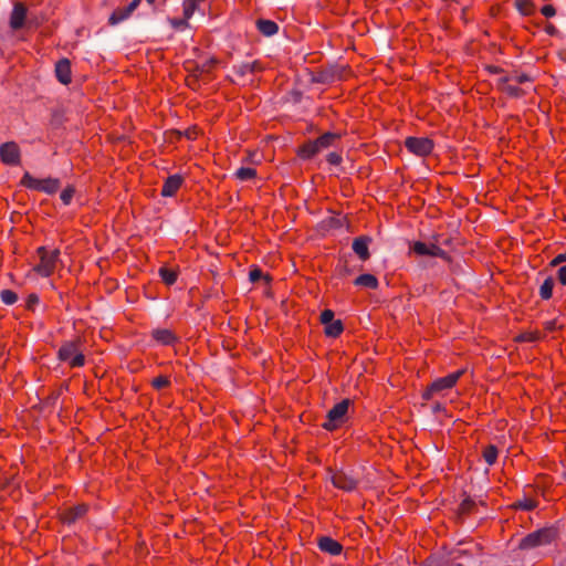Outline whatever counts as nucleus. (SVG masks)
Segmentation results:
<instances>
[{"label":"nucleus","mask_w":566,"mask_h":566,"mask_svg":"<svg viewBox=\"0 0 566 566\" xmlns=\"http://www.w3.org/2000/svg\"><path fill=\"white\" fill-rule=\"evenodd\" d=\"M86 339L83 336L75 335L72 339L62 342L56 358L61 363H66L70 368H81L85 365L84 355Z\"/></svg>","instance_id":"obj_1"},{"label":"nucleus","mask_w":566,"mask_h":566,"mask_svg":"<svg viewBox=\"0 0 566 566\" xmlns=\"http://www.w3.org/2000/svg\"><path fill=\"white\" fill-rule=\"evenodd\" d=\"M354 408V400L345 398L342 401L334 405L326 413L325 421L321 427L333 432L344 427L349 421V408Z\"/></svg>","instance_id":"obj_2"},{"label":"nucleus","mask_w":566,"mask_h":566,"mask_svg":"<svg viewBox=\"0 0 566 566\" xmlns=\"http://www.w3.org/2000/svg\"><path fill=\"white\" fill-rule=\"evenodd\" d=\"M559 537V531L556 526H545L525 535L518 543L521 551H530L539 546L549 545Z\"/></svg>","instance_id":"obj_3"},{"label":"nucleus","mask_w":566,"mask_h":566,"mask_svg":"<svg viewBox=\"0 0 566 566\" xmlns=\"http://www.w3.org/2000/svg\"><path fill=\"white\" fill-rule=\"evenodd\" d=\"M36 254L40 262L33 266V271L42 277L51 276L56 270V264L61 254L60 250L54 249L49 251L46 247L42 245L36 249Z\"/></svg>","instance_id":"obj_4"},{"label":"nucleus","mask_w":566,"mask_h":566,"mask_svg":"<svg viewBox=\"0 0 566 566\" xmlns=\"http://www.w3.org/2000/svg\"><path fill=\"white\" fill-rule=\"evenodd\" d=\"M467 369L462 368L454 373H451L444 377H440L433 380L430 385L421 394L422 400H431L434 395L442 392L443 390H448L453 388L459 379L465 374Z\"/></svg>","instance_id":"obj_5"},{"label":"nucleus","mask_w":566,"mask_h":566,"mask_svg":"<svg viewBox=\"0 0 566 566\" xmlns=\"http://www.w3.org/2000/svg\"><path fill=\"white\" fill-rule=\"evenodd\" d=\"M91 505L85 502L76 503L72 506L64 507L57 511V521L67 527L75 525L78 522L86 521Z\"/></svg>","instance_id":"obj_6"},{"label":"nucleus","mask_w":566,"mask_h":566,"mask_svg":"<svg viewBox=\"0 0 566 566\" xmlns=\"http://www.w3.org/2000/svg\"><path fill=\"white\" fill-rule=\"evenodd\" d=\"M440 238L441 234H433L432 242L430 244L422 241H415L410 247V250L419 256H434L440 258L448 263H452L453 258L439 245Z\"/></svg>","instance_id":"obj_7"},{"label":"nucleus","mask_w":566,"mask_h":566,"mask_svg":"<svg viewBox=\"0 0 566 566\" xmlns=\"http://www.w3.org/2000/svg\"><path fill=\"white\" fill-rule=\"evenodd\" d=\"M20 186L27 189L42 191L48 195H54L61 187V180L59 178L52 177L38 179L34 178L29 171H25L20 180Z\"/></svg>","instance_id":"obj_8"},{"label":"nucleus","mask_w":566,"mask_h":566,"mask_svg":"<svg viewBox=\"0 0 566 566\" xmlns=\"http://www.w3.org/2000/svg\"><path fill=\"white\" fill-rule=\"evenodd\" d=\"M350 72L349 65H338L332 64L327 65L319 71L316 72L314 76V82L321 84H332L335 81H339L345 78V76Z\"/></svg>","instance_id":"obj_9"},{"label":"nucleus","mask_w":566,"mask_h":566,"mask_svg":"<svg viewBox=\"0 0 566 566\" xmlns=\"http://www.w3.org/2000/svg\"><path fill=\"white\" fill-rule=\"evenodd\" d=\"M405 147L416 156L427 157L432 153L434 142L429 137L409 136L405 139Z\"/></svg>","instance_id":"obj_10"},{"label":"nucleus","mask_w":566,"mask_h":566,"mask_svg":"<svg viewBox=\"0 0 566 566\" xmlns=\"http://www.w3.org/2000/svg\"><path fill=\"white\" fill-rule=\"evenodd\" d=\"M0 160L8 166L21 164V150L15 142H6L0 145Z\"/></svg>","instance_id":"obj_11"},{"label":"nucleus","mask_w":566,"mask_h":566,"mask_svg":"<svg viewBox=\"0 0 566 566\" xmlns=\"http://www.w3.org/2000/svg\"><path fill=\"white\" fill-rule=\"evenodd\" d=\"M331 482L335 488L345 492H352L358 486V481L343 470L334 472Z\"/></svg>","instance_id":"obj_12"},{"label":"nucleus","mask_w":566,"mask_h":566,"mask_svg":"<svg viewBox=\"0 0 566 566\" xmlns=\"http://www.w3.org/2000/svg\"><path fill=\"white\" fill-rule=\"evenodd\" d=\"M27 15H28V8L27 6L21 2L17 1L13 4V9L10 14V28L14 31L21 30L25 27L27 23Z\"/></svg>","instance_id":"obj_13"},{"label":"nucleus","mask_w":566,"mask_h":566,"mask_svg":"<svg viewBox=\"0 0 566 566\" xmlns=\"http://www.w3.org/2000/svg\"><path fill=\"white\" fill-rule=\"evenodd\" d=\"M150 336L153 340L161 346H174L180 342L179 336L169 328H154Z\"/></svg>","instance_id":"obj_14"},{"label":"nucleus","mask_w":566,"mask_h":566,"mask_svg":"<svg viewBox=\"0 0 566 566\" xmlns=\"http://www.w3.org/2000/svg\"><path fill=\"white\" fill-rule=\"evenodd\" d=\"M184 182L185 178L179 174L168 176L161 187L160 196L165 198L175 197Z\"/></svg>","instance_id":"obj_15"},{"label":"nucleus","mask_w":566,"mask_h":566,"mask_svg":"<svg viewBox=\"0 0 566 566\" xmlns=\"http://www.w3.org/2000/svg\"><path fill=\"white\" fill-rule=\"evenodd\" d=\"M317 546L321 552L331 556H338L343 553L344 546L331 536H321L317 539Z\"/></svg>","instance_id":"obj_16"},{"label":"nucleus","mask_w":566,"mask_h":566,"mask_svg":"<svg viewBox=\"0 0 566 566\" xmlns=\"http://www.w3.org/2000/svg\"><path fill=\"white\" fill-rule=\"evenodd\" d=\"M54 72L61 84L69 85L72 82L71 61L67 57H62L55 63Z\"/></svg>","instance_id":"obj_17"},{"label":"nucleus","mask_w":566,"mask_h":566,"mask_svg":"<svg viewBox=\"0 0 566 566\" xmlns=\"http://www.w3.org/2000/svg\"><path fill=\"white\" fill-rule=\"evenodd\" d=\"M371 242V238L368 235H359L353 240V251L356 255L363 261H367L370 259L369 252V243Z\"/></svg>","instance_id":"obj_18"},{"label":"nucleus","mask_w":566,"mask_h":566,"mask_svg":"<svg viewBox=\"0 0 566 566\" xmlns=\"http://www.w3.org/2000/svg\"><path fill=\"white\" fill-rule=\"evenodd\" d=\"M319 151L315 139H307L296 148L295 154L300 159L306 161L312 160Z\"/></svg>","instance_id":"obj_19"},{"label":"nucleus","mask_w":566,"mask_h":566,"mask_svg":"<svg viewBox=\"0 0 566 566\" xmlns=\"http://www.w3.org/2000/svg\"><path fill=\"white\" fill-rule=\"evenodd\" d=\"M462 495L464 499L461 501L457 509V516L460 521H463L471 514L475 513L478 506L476 502L470 495H468L465 491L462 492Z\"/></svg>","instance_id":"obj_20"},{"label":"nucleus","mask_w":566,"mask_h":566,"mask_svg":"<svg viewBox=\"0 0 566 566\" xmlns=\"http://www.w3.org/2000/svg\"><path fill=\"white\" fill-rule=\"evenodd\" d=\"M343 137L342 133L326 132L315 138L321 150L327 149L332 146H335L336 143L340 142Z\"/></svg>","instance_id":"obj_21"},{"label":"nucleus","mask_w":566,"mask_h":566,"mask_svg":"<svg viewBox=\"0 0 566 566\" xmlns=\"http://www.w3.org/2000/svg\"><path fill=\"white\" fill-rule=\"evenodd\" d=\"M354 285L366 287L369 290H377L379 286V281L374 274L364 273V274L358 275L354 280Z\"/></svg>","instance_id":"obj_22"},{"label":"nucleus","mask_w":566,"mask_h":566,"mask_svg":"<svg viewBox=\"0 0 566 566\" xmlns=\"http://www.w3.org/2000/svg\"><path fill=\"white\" fill-rule=\"evenodd\" d=\"M249 280L252 283H258L259 281L263 280L264 284L270 286L273 277L270 273H264L260 266L252 265L249 272Z\"/></svg>","instance_id":"obj_23"},{"label":"nucleus","mask_w":566,"mask_h":566,"mask_svg":"<svg viewBox=\"0 0 566 566\" xmlns=\"http://www.w3.org/2000/svg\"><path fill=\"white\" fill-rule=\"evenodd\" d=\"M256 28L265 36H272L279 32L277 23L268 19L256 20Z\"/></svg>","instance_id":"obj_24"},{"label":"nucleus","mask_w":566,"mask_h":566,"mask_svg":"<svg viewBox=\"0 0 566 566\" xmlns=\"http://www.w3.org/2000/svg\"><path fill=\"white\" fill-rule=\"evenodd\" d=\"M510 81H515L518 84H524L526 82H533L534 80L524 72H518L514 70L511 75H504L499 78V85L506 84Z\"/></svg>","instance_id":"obj_25"},{"label":"nucleus","mask_w":566,"mask_h":566,"mask_svg":"<svg viewBox=\"0 0 566 566\" xmlns=\"http://www.w3.org/2000/svg\"><path fill=\"white\" fill-rule=\"evenodd\" d=\"M546 337V334H543L539 331H530V332H523L518 334L514 340L516 343H535L543 340Z\"/></svg>","instance_id":"obj_26"},{"label":"nucleus","mask_w":566,"mask_h":566,"mask_svg":"<svg viewBox=\"0 0 566 566\" xmlns=\"http://www.w3.org/2000/svg\"><path fill=\"white\" fill-rule=\"evenodd\" d=\"M158 273H159V276H160L161 281L167 286L174 285L177 282L178 275H179L178 270L170 269V268H167V266H161L159 269Z\"/></svg>","instance_id":"obj_27"},{"label":"nucleus","mask_w":566,"mask_h":566,"mask_svg":"<svg viewBox=\"0 0 566 566\" xmlns=\"http://www.w3.org/2000/svg\"><path fill=\"white\" fill-rule=\"evenodd\" d=\"M262 71H263V66L259 61H254L251 63H242L241 65L235 67V73L239 76H244L249 73L254 74V73L262 72Z\"/></svg>","instance_id":"obj_28"},{"label":"nucleus","mask_w":566,"mask_h":566,"mask_svg":"<svg viewBox=\"0 0 566 566\" xmlns=\"http://www.w3.org/2000/svg\"><path fill=\"white\" fill-rule=\"evenodd\" d=\"M497 90L505 93L509 97L521 98L526 95V91L517 85H511L510 83L499 85Z\"/></svg>","instance_id":"obj_29"},{"label":"nucleus","mask_w":566,"mask_h":566,"mask_svg":"<svg viewBox=\"0 0 566 566\" xmlns=\"http://www.w3.org/2000/svg\"><path fill=\"white\" fill-rule=\"evenodd\" d=\"M344 219L337 218V217H328L321 221L319 229L322 231L328 232L331 230H337L340 229L344 226Z\"/></svg>","instance_id":"obj_30"},{"label":"nucleus","mask_w":566,"mask_h":566,"mask_svg":"<svg viewBox=\"0 0 566 566\" xmlns=\"http://www.w3.org/2000/svg\"><path fill=\"white\" fill-rule=\"evenodd\" d=\"M537 506H538V501L537 500L524 497L523 500L515 501L511 505V509H513L515 511H526V512H530V511L535 510Z\"/></svg>","instance_id":"obj_31"},{"label":"nucleus","mask_w":566,"mask_h":566,"mask_svg":"<svg viewBox=\"0 0 566 566\" xmlns=\"http://www.w3.org/2000/svg\"><path fill=\"white\" fill-rule=\"evenodd\" d=\"M554 286H555L554 277L547 276L539 287V296L543 301H548L553 297Z\"/></svg>","instance_id":"obj_32"},{"label":"nucleus","mask_w":566,"mask_h":566,"mask_svg":"<svg viewBox=\"0 0 566 566\" xmlns=\"http://www.w3.org/2000/svg\"><path fill=\"white\" fill-rule=\"evenodd\" d=\"M344 332V324L340 319H335L331 324L324 327V334L326 337L337 338Z\"/></svg>","instance_id":"obj_33"},{"label":"nucleus","mask_w":566,"mask_h":566,"mask_svg":"<svg viewBox=\"0 0 566 566\" xmlns=\"http://www.w3.org/2000/svg\"><path fill=\"white\" fill-rule=\"evenodd\" d=\"M130 12L129 10L127 9V7H123V8H116L109 15L108 18V24L109 25H116L118 24L119 22L126 20L128 17H130Z\"/></svg>","instance_id":"obj_34"},{"label":"nucleus","mask_w":566,"mask_h":566,"mask_svg":"<svg viewBox=\"0 0 566 566\" xmlns=\"http://www.w3.org/2000/svg\"><path fill=\"white\" fill-rule=\"evenodd\" d=\"M220 63L219 59L216 56H211L209 60H207L203 64H195L193 72H196L199 76H201L203 73H210L213 67H216Z\"/></svg>","instance_id":"obj_35"},{"label":"nucleus","mask_w":566,"mask_h":566,"mask_svg":"<svg viewBox=\"0 0 566 566\" xmlns=\"http://www.w3.org/2000/svg\"><path fill=\"white\" fill-rule=\"evenodd\" d=\"M499 449L495 444H488L482 450V458L489 465H493L497 461Z\"/></svg>","instance_id":"obj_36"},{"label":"nucleus","mask_w":566,"mask_h":566,"mask_svg":"<svg viewBox=\"0 0 566 566\" xmlns=\"http://www.w3.org/2000/svg\"><path fill=\"white\" fill-rule=\"evenodd\" d=\"M516 8L523 15H532L536 10V6L532 0H516Z\"/></svg>","instance_id":"obj_37"},{"label":"nucleus","mask_w":566,"mask_h":566,"mask_svg":"<svg viewBox=\"0 0 566 566\" xmlns=\"http://www.w3.org/2000/svg\"><path fill=\"white\" fill-rule=\"evenodd\" d=\"M256 175V169L251 167H240L234 174L235 178L241 181L254 179Z\"/></svg>","instance_id":"obj_38"},{"label":"nucleus","mask_w":566,"mask_h":566,"mask_svg":"<svg viewBox=\"0 0 566 566\" xmlns=\"http://www.w3.org/2000/svg\"><path fill=\"white\" fill-rule=\"evenodd\" d=\"M200 10V4L196 0H184L182 12L186 19H190L196 11Z\"/></svg>","instance_id":"obj_39"},{"label":"nucleus","mask_w":566,"mask_h":566,"mask_svg":"<svg viewBox=\"0 0 566 566\" xmlns=\"http://www.w3.org/2000/svg\"><path fill=\"white\" fill-rule=\"evenodd\" d=\"M150 385L156 390H163L171 386V380L167 375H159L151 380Z\"/></svg>","instance_id":"obj_40"},{"label":"nucleus","mask_w":566,"mask_h":566,"mask_svg":"<svg viewBox=\"0 0 566 566\" xmlns=\"http://www.w3.org/2000/svg\"><path fill=\"white\" fill-rule=\"evenodd\" d=\"M75 192V187L73 185H67L60 195L63 205L69 206L72 202Z\"/></svg>","instance_id":"obj_41"},{"label":"nucleus","mask_w":566,"mask_h":566,"mask_svg":"<svg viewBox=\"0 0 566 566\" xmlns=\"http://www.w3.org/2000/svg\"><path fill=\"white\" fill-rule=\"evenodd\" d=\"M0 298L6 305H13L18 301V294L12 290H2Z\"/></svg>","instance_id":"obj_42"},{"label":"nucleus","mask_w":566,"mask_h":566,"mask_svg":"<svg viewBox=\"0 0 566 566\" xmlns=\"http://www.w3.org/2000/svg\"><path fill=\"white\" fill-rule=\"evenodd\" d=\"M189 19H186V17L182 14L181 18H171L169 19L170 25L176 30H184L189 28Z\"/></svg>","instance_id":"obj_43"},{"label":"nucleus","mask_w":566,"mask_h":566,"mask_svg":"<svg viewBox=\"0 0 566 566\" xmlns=\"http://www.w3.org/2000/svg\"><path fill=\"white\" fill-rule=\"evenodd\" d=\"M40 303V297L36 293H30L28 296H27V300H25V310L29 311V312H34L35 311V306Z\"/></svg>","instance_id":"obj_44"},{"label":"nucleus","mask_w":566,"mask_h":566,"mask_svg":"<svg viewBox=\"0 0 566 566\" xmlns=\"http://www.w3.org/2000/svg\"><path fill=\"white\" fill-rule=\"evenodd\" d=\"M334 321H335V313H334V311H332L329 308H325L324 311L321 312L319 322H321V324L324 325V327L327 326L328 324H331Z\"/></svg>","instance_id":"obj_45"},{"label":"nucleus","mask_w":566,"mask_h":566,"mask_svg":"<svg viewBox=\"0 0 566 566\" xmlns=\"http://www.w3.org/2000/svg\"><path fill=\"white\" fill-rule=\"evenodd\" d=\"M199 78L200 76L191 70L190 74L186 77V85L191 88L192 91L198 90L199 85Z\"/></svg>","instance_id":"obj_46"},{"label":"nucleus","mask_w":566,"mask_h":566,"mask_svg":"<svg viewBox=\"0 0 566 566\" xmlns=\"http://www.w3.org/2000/svg\"><path fill=\"white\" fill-rule=\"evenodd\" d=\"M326 161L332 166H340L343 163L342 153L331 151L326 155Z\"/></svg>","instance_id":"obj_47"},{"label":"nucleus","mask_w":566,"mask_h":566,"mask_svg":"<svg viewBox=\"0 0 566 566\" xmlns=\"http://www.w3.org/2000/svg\"><path fill=\"white\" fill-rule=\"evenodd\" d=\"M566 262V249H565V252L563 253H558L557 255H555L551 262L548 263V266L549 268H556L558 265H562L563 263Z\"/></svg>","instance_id":"obj_48"},{"label":"nucleus","mask_w":566,"mask_h":566,"mask_svg":"<svg viewBox=\"0 0 566 566\" xmlns=\"http://www.w3.org/2000/svg\"><path fill=\"white\" fill-rule=\"evenodd\" d=\"M175 133H176L179 137H180L181 135H184L187 139L192 140V139H196V138H197V136H198V128H197V126H192V127L188 128L187 130H185V133H181V132H179V130H176Z\"/></svg>","instance_id":"obj_49"},{"label":"nucleus","mask_w":566,"mask_h":566,"mask_svg":"<svg viewBox=\"0 0 566 566\" xmlns=\"http://www.w3.org/2000/svg\"><path fill=\"white\" fill-rule=\"evenodd\" d=\"M543 325H544L543 334H546V335H547V333H553L563 327V326H557V319L547 321Z\"/></svg>","instance_id":"obj_50"},{"label":"nucleus","mask_w":566,"mask_h":566,"mask_svg":"<svg viewBox=\"0 0 566 566\" xmlns=\"http://www.w3.org/2000/svg\"><path fill=\"white\" fill-rule=\"evenodd\" d=\"M556 280L563 286H566V264L562 265L556 273Z\"/></svg>","instance_id":"obj_51"},{"label":"nucleus","mask_w":566,"mask_h":566,"mask_svg":"<svg viewBox=\"0 0 566 566\" xmlns=\"http://www.w3.org/2000/svg\"><path fill=\"white\" fill-rule=\"evenodd\" d=\"M541 13L546 18H552L556 14V9L553 4H545L541 8Z\"/></svg>","instance_id":"obj_52"},{"label":"nucleus","mask_w":566,"mask_h":566,"mask_svg":"<svg viewBox=\"0 0 566 566\" xmlns=\"http://www.w3.org/2000/svg\"><path fill=\"white\" fill-rule=\"evenodd\" d=\"M484 70L489 74H503V73H505L504 69H502L501 66H497V65H493V64H486L484 66Z\"/></svg>","instance_id":"obj_53"},{"label":"nucleus","mask_w":566,"mask_h":566,"mask_svg":"<svg viewBox=\"0 0 566 566\" xmlns=\"http://www.w3.org/2000/svg\"><path fill=\"white\" fill-rule=\"evenodd\" d=\"M339 275L347 276L353 273V270L348 266L347 261L343 265H338Z\"/></svg>","instance_id":"obj_54"},{"label":"nucleus","mask_w":566,"mask_h":566,"mask_svg":"<svg viewBox=\"0 0 566 566\" xmlns=\"http://www.w3.org/2000/svg\"><path fill=\"white\" fill-rule=\"evenodd\" d=\"M61 392L60 390H53L45 399V403L49 405V403H54L59 397H60Z\"/></svg>","instance_id":"obj_55"},{"label":"nucleus","mask_w":566,"mask_h":566,"mask_svg":"<svg viewBox=\"0 0 566 566\" xmlns=\"http://www.w3.org/2000/svg\"><path fill=\"white\" fill-rule=\"evenodd\" d=\"M545 32L548 34V35H557L558 34V30L556 29V27L553 24V23H546L545 28H544Z\"/></svg>","instance_id":"obj_56"},{"label":"nucleus","mask_w":566,"mask_h":566,"mask_svg":"<svg viewBox=\"0 0 566 566\" xmlns=\"http://www.w3.org/2000/svg\"><path fill=\"white\" fill-rule=\"evenodd\" d=\"M290 94H291V96H292V98H293V102H294V103H300V102H301L302 96H303V94H302V92H301V91H298V90H293V91H291V93H290Z\"/></svg>","instance_id":"obj_57"},{"label":"nucleus","mask_w":566,"mask_h":566,"mask_svg":"<svg viewBox=\"0 0 566 566\" xmlns=\"http://www.w3.org/2000/svg\"><path fill=\"white\" fill-rule=\"evenodd\" d=\"M140 2H142V0H132L130 3L126 7L129 10V12L133 13L138 8Z\"/></svg>","instance_id":"obj_58"},{"label":"nucleus","mask_w":566,"mask_h":566,"mask_svg":"<svg viewBox=\"0 0 566 566\" xmlns=\"http://www.w3.org/2000/svg\"><path fill=\"white\" fill-rule=\"evenodd\" d=\"M444 410H446V407L441 402H436L432 406V411L433 412H440V411H444Z\"/></svg>","instance_id":"obj_59"},{"label":"nucleus","mask_w":566,"mask_h":566,"mask_svg":"<svg viewBox=\"0 0 566 566\" xmlns=\"http://www.w3.org/2000/svg\"><path fill=\"white\" fill-rule=\"evenodd\" d=\"M468 11H469V8L468 7H464L462 10H461V19L463 20L464 23H468L469 22V19H468Z\"/></svg>","instance_id":"obj_60"},{"label":"nucleus","mask_w":566,"mask_h":566,"mask_svg":"<svg viewBox=\"0 0 566 566\" xmlns=\"http://www.w3.org/2000/svg\"><path fill=\"white\" fill-rule=\"evenodd\" d=\"M452 242H453V239L451 237L447 238V239H443L442 241H440V243L442 245H446V247H451L452 245Z\"/></svg>","instance_id":"obj_61"},{"label":"nucleus","mask_w":566,"mask_h":566,"mask_svg":"<svg viewBox=\"0 0 566 566\" xmlns=\"http://www.w3.org/2000/svg\"><path fill=\"white\" fill-rule=\"evenodd\" d=\"M307 133H312V132H318V129L313 125V124H310L307 129H306Z\"/></svg>","instance_id":"obj_62"},{"label":"nucleus","mask_w":566,"mask_h":566,"mask_svg":"<svg viewBox=\"0 0 566 566\" xmlns=\"http://www.w3.org/2000/svg\"><path fill=\"white\" fill-rule=\"evenodd\" d=\"M146 2L150 6H154L156 3V0H146Z\"/></svg>","instance_id":"obj_63"},{"label":"nucleus","mask_w":566,"mask_h":566,"mask_svg":"<svg viewBox=\"0 0 566 566\" xmlns=\"http://www.w3.org/2000/svg\"><path fill=\"white\" fill-rule=\"evenodd\" d=\"M57 116V113L54 112L53 115H52V122L54 120V118Z\"/></svg>","instance_id":"obj_64"}]
</instances>
